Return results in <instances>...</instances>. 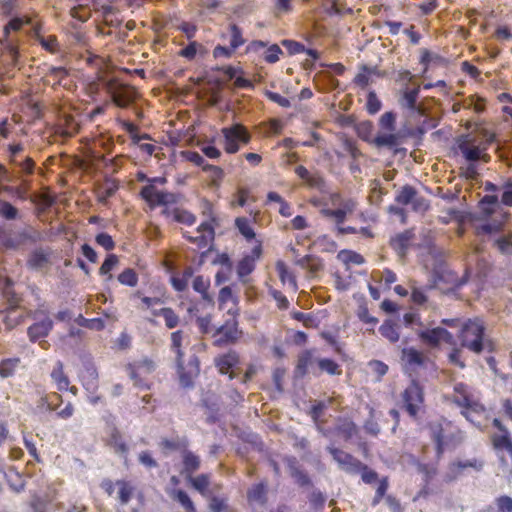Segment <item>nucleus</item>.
Segmentation results:
<instances>
[{
  "instance_id": "obj_1",
  "label": "nucleus",
  "mask_w": 512,
  "mask_h": 512,
  "mask_svg": "<svg viewBox=\"0 0 512 512\" xmlns=\"http://www.w3.org/2000/svg\"><path fill=\"white\" fill-rule=\"evenodd\" d=\"M17 163H11L19 170L14 174L10 175L7 169L0 165V172L3 173L5 179L8 182H12L14 179H19L21 181L22 187H13V186H2L0 191L15 195L18 199L25 200L26 199V190L30 188V182L23 178L25 175H32L35 170V162L31 157H25L24 159H16Z\"/></svg>"
},
{
  "instance_id": "obj_2",
  "label": "nucleus",
  "mask_w": 512,
  "mask_h": 512,
  "mask_svg": "<svg viewBox=\"0 0 512 512\" xmlns=\"http://www.w3.org/2000/svg\"><path fill=\"white\" fill-rule=\"evenodd\" d=\"M485 327L475 319L467 320L460 330L461 345L474 353H481L484 349Z\"/></svg>"
},
{
  "instance_id": "obj_3",
  "label": "nucleus",
  "mask_w": 512,
  "mask_h": 512,
  "mask_svg": "<svg viewBox=\"0 0 512 512\" xmlns=\"http://www.w3.org/2000/svg\"><path fill=\"white\" fill-rule=\"evenodd\" d=\"M225 140V151L234 154L239 151V142L249 143L251 135L247 128L240 123H234L231 126L224 127L221 130Z\"/></svg>"
},
{
  "instance_id": "obj_4",
  "label": "nucleus",
  "mask_w": 512,
  "mask_h": 512,
  "mask_svg": "<svg viewBox=\"0 0 512 512\" xmlns=\"http://www.w3.org/2000/svg\"><path fill=\"white\" fill-rule=\"evenodd\" d=\"M52 255L51 247H36L28 254L26 267L31 271L46 274L52 265Z\"/></svg>"
},
{
  "instance_id": "obj_5",
  "label": "nucleus",
  "mask_w": 512,
  "mask_h": 512,
  "mask_svg": "<svg viewBox=\"0 0 512 512\" xmlns=\"http://www.w3.org/2000/svg\"><path fill=\"white\" fill-rule=\"evenodd\" d=\"M242 335V331L238 329V321L235 318L227 320L223 325L217 327L213 333L214 345L222 347L234 344Z\"/></svg>"
},
{
  "instance_id": "obj_6",
  "label": "nucleus",
  "mask_w": 512,
  "mask_h": 512,
  "mask_svg": "<svg viewBox=\"0 0 512 512\" xmlns=\"http://www.w3.org/2000/svg\"><path fill=\"white\" fill-rule=\"evenodd\" d=\"M108 92L111 95L113 103L121 108H126L132 105L137 98V92L135 89L121 82L110 83L108 86Z\"/></svg>"
},
{
  "instance_id": "obj_7",
  "label": "nucleus",
  "mask_w": 512,
  "mask_h": 512,
  "mask_svg": "<svg viewBox=\"0 0 512 512\" xmlns=\"http://www.w3.org/2000/svg\"><path fill=\"white\" fill-rule=\"evenodd\" d=\"M326 450L331 454L334 461L337 462L339 468L347 474L356 475L363 468V463L350 453L333 445L327 446Z\"/></svg>"
},
{
  "instance_id": "obj_8",
  "label": "nucleus",
  "mask_w": 512,
  "mask_h": 512,
  "mask_svg": "<svg viewBox=\"0 0 512 512\" xmlns=\"http://www.w3.org/2000/svg\"><path fill=\"white\" fill-rule=\"evenodd\" d=\"M40 233L32 226L11 232L5 239V246L9 249H18L26 243L35 244L40 241Z\"/></svg>"
},
{
  "instance_id": "obj_9",
  "label": "nucleus",
  "mask_w": 512,
  "mask_h": 512,
  "mask_svg": "<svg viewBox=\"0 0 512 512\" xmlns=\"http://www.w3.org/2000/svg\"><path fill=\"white\" fill-rule=\"evenodd\" d=\"M403 402L408 414L415 417L418 414L419 406L424 401L423 389L418 382L412 380L410 385L403 392Z\"/></svg>"
},
{
  "instance_id": "obj_10",
  "label": "nucleus",
  "mask_w": 512,
  "mask_h": 512,
  "mask_svg": "<svg viewBox=\"0 0 512 512\" xmlns=\"http://www.w3.org/2000/svg\"><path fill=\"white\" fill-rule=\"evenodd\" d=\"M418 337L429 346L436 347L441 341L451 344L453 335L445 328L436 327L432 329L420 330Z\"/></svg>"
},
{
  "instance_id": "obj_11",
  "label": "nucleus",
  "mask_w": 512,
  "mask_h": 512,
  "mask_svg": "<svg viewBox=\"0 0 512 512\" xmlns=\"http://www.w3.org/2000/svg\"><path fill=\"white\" fill-rule=\"evenodd\" d=\"M420 93V87L406 88L399 99V103L403 108H407L413 113L420 116L427 114L426 108L422 104H418L417 100Z\"/></svg>"
},
{
  "instance_id": "obj_12",
  "label": "nucleus",
  "mask_w": 512,
  "mask_h": 512,
  "mask_svg": "<svg viewBox=\"0 0 512 512\" xmlns=\"http://www.w3.org/2000/svg\"><path fill=\"white\" fill-rule=\"evenodd\" d=\"M458 149L463 157L469 162L468 170L475 172V163L481 158V149L470 143L467 136H461L457 141Z\"/></svg>"
},
{
  "instance_id": "obj_13",
  "label": "nucleus",
  "mask_w": 512,
  "mask_h": 512,
  "mask_svg": "<svg viewBox=\"0 0 512 512\" xmlns=\"http://www.w3.org/2000/svg\"><path fill=\"white\" fill-rule=\"evenodd\" d=\"M54 327L53 320L45 315V317L39 321L31 324L27 329V335L29 340L33 343L39 341L42 338L47 337Z\"/></svg>"
},
{
  "instance_id": "obj_14",
  "label": "nucleus",
  "mask_w": 512,
  "mask_h": 512,
  "mask_svg": "<svg viewBox=\"0 0 512 512\" xmlns=\"http://www.w3.org/2000/svg\"><path fill=\"white\" fill-rule=\"evenodd\" d=\"M413 237L414 234L411 230H405L391 237L390 246L401 260L406 258Z\"/></svg>"
},
{
  "instance_id": "obj_15",
  "label": "nucleus",
  "mask_w": 512,
  "mask_h": 512,
  "mask_svg": "<svg viewBox=\"0 0 512 512\" xmlns=\"http://www.w3.org/2000/svg\"><path fill=\"white\" fill-rule=\"evenodd\" d=\"M182 458V469L180 470V474L185 478H191V475H194L200 467H201V459L195 454L193 451L184 449L181 452Z\"/></svg>"
},
{
  "instance_id": "obj_16",
  "label": "nucleus",
  "mask_w": 512,
  "mask_h": 512,
  "mask_svg": "<svg viewBox=\"0 0 512 512\" xmlns=\"http://www.w3.org/2000/svg\"><path fill=\"white\" fill-rule=\"evenodd\" d=\"M140 196L151 207L164 206V191L157 190L154 185H145L140 190Z\"/></svg>"
},
{
  "instance_id": "obj_17",
  "label": "nucleus",
  "mask_w": 512,
  "mask_h": 512,
  "mask_svg": "<svg viewBox=\"0 0 512 512\" xmlns=\"http://www.w3.org/2000/svg\"><path fill=\"white\" fill-rule=\"evenodd\" d=\"M402 138L403 136L400 132L378 133L372 142L377 148L387 147L393 150L396 146L402 143Z\"/></svg>"
},
{
  "instance_id": "obj_18",
  "label": "nucleus",
  "mask_w": 512,
  "mask_h": 512,
  "mask_svg": "<svg viewBox=\"0 0 512 512\" xmlns=\"http://www.w3.org/2000/svg\"><path fill=\"white\" fill-rule=\"evenodd\" d=\"M22 217L21 211L11 202L0 197V218L11 222L20 220Z\"/></svg>"
},
{
  "instance_id": "obj_19",
  "label": "nucleus",
  "mask_w": 512,
  "mask_h": 512,
  "mask_svg": "<svg viewBox=\"0 0 512 512\" xmlns=\"http://www.w3.org/2000/svg\"><path fill=\"white\" fill-rule=\"evenodd\" d=\"M493 445L498 452H506L512 464V437L509 431L493 436Z\"/></svg>"
},
{
  "instance_id": "obj_20",
  "label": "nucleus",
  "mask_w": 512,
  "mask_h": 512,
  "mask_svg": "<svg viewBox=\"0 0 512 512\" xmlns=\"http://www.w3.org/2000/svg\"><path fill=\"white\" fill-rule=\"evenodd\" d=\"M117 189V183L114 180L107 178L104 183L99 184L96 187L98 201L102 204H106L108 199L115 194Z\"/></svg>"
},
{
  "instance_id": "obj_21",
  "label": "nucleus",
  "mask_w": 512,
  "mask_h": 512,
  "mask_svg": "<svg viewBox=\"0 0 512 512\" xmlns=\"http://www.w3.org/2000/svg\"><path fill=\"white\" fill-rule=\"evenodd\" d=\"M484 467V461L477 458L467 459V460H457L450 465V470L455 472L457 475L460 474L461 471L472 468L473 470L479 472Z\"/></svg>"
},
{
  "instance_id": "obj_22",
  "label": "nucleus",
  "mask_w": 512,
  "mask_h": 512,
  "mask_svg": "<svg viewBox=\"0 0 512 512\" xmlns=\"http://www.w3.org/2000/svg\"><path fill=\"white\" fill-rule=\"evenodd\" d=\"M54 399L62 401L61 396L57 393L40 397L37 401L35 412L37 414H44L46 412L55 411L57 406L53 403Z\"/></svg>"
},
{
  "instance_id": "obj_23",
  "label": "nucleus",
  "mask_w": 512,
  "mask_h": 512,
  "mask_svg": "<svg viewBox=\"0 0 512 512\" xmlns=\"http://www.w3.org/2000/svg\"><path fill=\"white\" fill-rule=\"evenodd\" d=\"M313 362L312 350H305L298 356L297 365L295 368V377L302 378L308 373V368Z\"/></svg>"
},
{
  "instance_id": "obj_24",
  "label": "nucleus",
  "mask_w": 512,
  "mask_h": 512,
  "mask_svg": "<svg viewBox=\"0 0 512 512\" xmlns=\"http://www.w3.org/2000/svg\"><path fill=\"white\" fill-rule=\"evenodd\" d=\"M431 431V438L433 442L435 443V450H436V458L437 460L441 459L442 455L445 451L446 443L444 441V434H443V428L440 424L433 425L430 428Z\"/></svg>"
},
{
  "instance_id": "obj_25",
  "label": "nucleus",
  "mask_w": 512,
  "mask_h": 512,
  "mask_svg": "<svg viewBox=\"0 0 512 512\" xmlns=\"http://www.w3.org/2000/svg\"><path fill=\"white\" fill-rule=\"evenodd\" d=\"M402 359L408 366H422L426 360L423 353L413 347H407L402 350Z\"/></svg>"
},
{
  "instance_id": "obj_26",
  "label": "nucleus",
  "mask_w": 512,
  "mask_h": 512,
  "mask_svg": "<svg viewBox=\"0 0 512 512\" xmlns=\"http://www.w3.org/2000/svg\"><path fill=\"white\" fill-rule=\"evenodd\" d=\"M173 500L177 501L186 512H196V507L188 493L183 489H176L170 493Z\"/></svg>"
},
{
  "instance_id": "obj_27",
  "label": "nucleus",
  "mask_w": 512,
  "mask_h": 512,
  "mask_svg": "<svg viewBox=\"0 0 512 512\" xmlns=\"http://www.w3.org/2000/svg\"><path fill=\"white\" fill-rule=\"evenodd\" d=\"M418 191L415 187L406 184L402 186L395 196V201L400 205H409L415 199Z\"/></svg>"
},
{
  "instance_id": "obj_28",
  "label": "nucleus",
  "mask_w": 512,
  "mask_h": 512,
  "mask_svg": "<svg viewBox=\"0 0 512 512\" xmlns=\"http://www.w3.org/2000/svg\"><path fill=\"white\" fill-rule=\"evenodd\" d=\"M255 269V257L253 255H245L237 266V275L240 280L250 275Z\"/></svg>"
},
{
  "instance_id": "obj_29",
  "label": "nucleus",
  "mask_w": 512,
  "mask_h": 512,
  "mask_svg": "<svg viewBox=\"0 0 512 512\" xmlns=\"http://www.w3.org/2000/svg\"><path fill=\"white\" fill-rule=\"evenodd\" d=\"M412 464L416 467L417 471L423 475L426 484L429 483L437 473V468L434 464L423 463L416 458L412 459Z\"/></svg>"
},
{
  "instance_id": "obj_30",
  "label": "nucleus",
  "mask_w": 512,
  "mask_h": 512,
  "mask_svg": "<svg viewBox=\"0 0 512 512\" xmlns=\"http://www.w3.org/2000/svg\"><path fill=\"white\" fill-rule=\"evenodd\" d=\"M187 482L191 484V486L198 491L201 495L205 496L210 484V478L208 474H199L194 477L191 475V478H185Z\"/></svg>"
},
{
  "instance_id": "obj_31",
  "label": "nucleus",
  "mask_w": 512,
  "mask_h": 512,
  "mask_svg": "<svg viewBox=\"0 0 512 512\" xmlns=\"http://www.w3.org/2000/svg\"><path fill=\"white\" fill-rule=\"evenodd\" d=\"M289 470L291 477L295 480V482L301 486L306 487L310 486L312 484L310 477L306 472L299 469V467L296 465V462L293 461L289 464Z\"/></svg>"
},
{
  "instance_id": "obj_32",
  "label": "nucleus",
  "mask_w": 512,
  "mask_h": 512,
  "mask_svg": "<svg viewBox=\"0 0 512 512\" xmlns=\"http://www.w3.org/2000/svg\"><path fill=\"white\" fill-rule=\"evenodd\" d=\"M52 379L57 383L59 390H68L70 381L63 372V364L58 361L51 372Z\"/></svg>"
},
{
  "instance_id": "obj_33",
  "label": "nucleus",
  "mask_w": 512,
  "mask_h": 512,
  "mask_svg": "<svg viewBox=\"0 0 512 512\" xmlns=\"http://www.w3.org/2000/svg\"><path fill=\"white\" fill-rule=\"evenodd\" d=\"M238 363V356L236 353H227L215 360L216 366L219 368L221 373H227V371Z\"/></svg>"
},
{
  "instance_id": "obj_34",
  "label": "nucleus",
  "mask_w": 512,
  "mask_h": 512,
  "mask_svg": "<svg viewBox=\"0 0 512 512\" xmlns=\"http://www.w3.org/2000/svg\"><path fill=\"white\" fill-rule=\"evenodd\" d=\"M206 52V48L201 44L196 41H190L187 46L181 49L179 55L188 60H192L198 53L204 55Z\"/></svg>"
},
{
  "instance_id": "obj_35",
  "label": "nucleus",
  "mask_w": 512,
  "mask_h": 512,
  "mask_svg": "<svg viewBox=\"0 0 512 512\" xmlns=\"http://www.w3.org/2000/svg\"><path fill=\"white\" fill-rule=\"evenodd\" d=\"M75 322L81 327L95 331H101L105 327V323L102 318L88 319L81 314L75 319Z\"/></svg>"
},
{
  "instance_id": "obj_36",
  "label": "nucleus",
  "mask_w": 512,
  "mask_h": 512,
  "mask_svg": "<svg viewBox=\"0 0 512 512\" xmlns=\"http://www.w3.org/2000/svg\"><path fill=\"white\" fill-rule=\"evenodd\" d=\"M235 226L237 227L239 233L248 241H251L255 238V231L251 227L249 220L245 217H238L235 220Z\"/></svg>"
},
{
  "instance_id": "obj_37",
  "label": "nucleus",
  "mask_w": 512,
  "mask_h": 512,
  "mask_svg": "<svg viewBox=\"0 0 512 512\" xmlns=\"http://www.w3.org/2000/svg\"><path fill=\"white\" fill-rule=\"evenodd\" d=\"M183 340V332L177 330L171 334V349L176 354V364H181L183 361L184 353L181 350V344Z\"/></svg>"
},
{
  "instance_id": "obj_38",
  "label": "nucleus",
  "mask_w": 512,
  "mask_h": 512,
  "mask_svg": "<svg viewBox=\"0 0 512 512\" xmlns=\"http://www.w3.org/2000/svg\"><path fill=\"white\" fill-rule=\"evenodd\" d=\"M379 332L384 338L388 339L392 343L397 342L400 338L397 327L390 321H385L379 327Z\"/></svg>"
},
{
  "instance_id": "obj_39",
  "label": "nucleus",
  "mask_w": 512,
  "mask_h": 512,
  "mask_svg": "<svg viewBox=\"0 0 512 512\" xmlns=\"http://www.w3.org/2000/svg\"><path fill=\"white\" fill-rule=\"evenodd\" d=\"M337 258L346 264L352 263L356 265H362L365 263V259L361 254L351 250L340 251L337 255Z\"/></svg>"
},
{
  "instance_id": "obj_40",
  "label": "nucleus",
  "mask_w": 512,
  "mask_h": 512,
  "mask_svg": "<svg viewBox=\"0 0 512 512\" xmlns=\"http://www.w3.org/2000/svg\"><path fill=\"white\" fill-rule=\"evenodd\" d=\"M229 32H230L229 46L232 49L236 50L241 45H243L245 42L244 38L242 36V30L238 25L232 23L229 25Z\"/></svg>"
},
{
  "instance_id": "obj_41",
  "label": "nucleus",
  "mask_w": 512,
  "mask_h": 512,
  "mask_svg": "<svg viewBox=\"0 0 512 512\" xmlns=\"http://www.w3.org/2000/svg\"><path fill=\"white\" fill-rule=\"evenodd\" d=\"M172 219L176 222L183 223L189 226L193 225L196 221V217L194 214L187 210L179 208L173 209Z\"/></svg>"
},
{
  "instance_id": "obj_42",
  "label": "nucleus",
  "mask_w": 512,
  "mask_h": 512,
  "mask_svg": "<svg viewBox=\"0 0 512 512\" xmlns=\"http://www.w3.org/2000/svg\"><path fill=\"white\" fill-rule=\"evenodd\" d=\"M499 204V198L496 194H487L480 200V205L482 210L487 215H492L495 211V208Z\"/></svg>"
},
{
  "instance_id": "obj_43",
  "label": "nucleus",
  "mask_w": 512,
  "mask_h": 512,
  "mask_svg": "<svg viewBox=\"0 0 512 512\" xmlns=\"http://www.w3.org/2000/svg\"><path fill=\"white\" fill-rule=\"evenodd\" d=\"M110 445L115 449L117 453L127 454L128 446L122 439L120 432L114 428L110 436Z\"/></svg>"
},
{
  "instance_id": "obj_44",
  "label": "nucleus",
  "mask_w": 512,
  "mask_h": 512,
  "mask_svg": "<svg viewBox=\"0 0 512 512\" xmlns=\"http://www.w3.org/2000/svg\"><path fill=\"white\" fill-rule=\"evenodd\" d=\"M176 368H177V373L179 375V380H180L181 386L184 388L193 387L192 377H193V375H196L195 372H193L192 370L186 371V369L184 367V361H181L180 366H179V364H176Z\"/></svg>"
},
{
  "instance_id": "obj_45",
  "label": "nucleus",
  "mask_w": 512,
  "mask_h": 512,
  "mask_svg": "<svg viewBox=\"0 0 512 512\" xmlns=\"http://www.w3.org/2000/svg\"><path fill=\"white\" fill-rule=\"evenodd\" d=\"M20 363L19 358H8L0 362V375L4 378L10 377L18 364Z\"/></svg>"
},
{
  "instance_id": "obj_46",
  "label": "nucleus",
  "mask_w": 512,
  "mask_h": 512,
  "mask_svg": "<svg viewBox=\"0 0 512 512\" xmlns=\"http://www.w3.org/2000/svg\"><path fill=\"white\" fill-rule=\"evenodd\" d=\"M159 315H161L165 320V325L169 329L175 328L179 323V317L174 312L172 308L164 307L159 310Z\"/></svg>"
},
{
  "instance_id": "obj_47",
  "label": "nucleus",
  "mask_w": 512,
  "mask_h": 512,
  "mask_svg": "<svg viewBox=\"0 0 512 512\" xmlns=\"http://www.w3.org/2000/svg\"><path fill=\"white\" fill-rule=\"evenodd\" d=\"M218 225V219L215 216H210V219L207 221L202 222L198 228L197 232L203 233L206 232L208 235L207 237L210 239V241L214 240L215 237V226Z\"/></svg>"
},
{
  "instance_id": "obj_48",
  "label": "nucleus",
  "mask_w": 512,
  "mask_h": 512,
  "mask_svg": "<svg viewBox=\"0 0 512 512\" xmlns=\"http://www.w3.org/2000/svg\"><path fill=\"white\" fill-rule=\"evenodd\" d=\"M248 498L250 500L264 503L266 500V486L264 483H258L254 485L249 491H248Z\"/></svg>"
},
{
  "instance_id": "obj_49",
  "label": "nucleus",
  "mask_w": 512,
  "mask_h": 512,
  "mask_svg": "<svg viewBox=\"0 0 512 512\" xmlns=\"http://www.w3.org/2000/svg\"><path fill=\"white\" fill-rule=\"evenodd\" d=\"M326 499L325 494L319 489H314L308 496L309 503L315 510H322Z\"/></svg>"
},
{
  "instance_id": "obj_50",
  "label": "nucleus",
  "mask_w": 512,
  "mask_h": 512,
  "mask_svg": "<svg viewBox=\"0 0 512 512\" xmlns=\"http://www.w3.org/2000/svg\"><path fill=\"white\" fill-rule=\"evenodd\" d=\"M118 281L123 285L134 287L138 283V276L133 269L127 268L118 275Z\"/></svg>"
},
{
  "instance_id": "obj_51",
  "label": "nucleus",
  "mask_w": 512,
  "mask_h": 512,
  "mask_svg": "<svg viewBox=\"0 0 512 512\" xmlns=\"http://www.w3.org/2000/svg\"><path fill=\"white\" fill-rule=\"evenodd\" d=\"M70 15L74 19L84 23V22H86V21H88L90 19L91 11L85 5H81L80 4V5H77V6H74V7L71 8Z\"/></svg>"
},
{
  "instance_id": "obj_52",
  "label": "nucleus",
  "mask_w": 512,
  "mask_h": 512,
  "mask_svg": "<svg viewBox=\"0 0 512 512\" xmlns=\"http://www.w3.org/2000/svg\"><path fill=\"white\" fill-rule=\"evenodd\" d=\"M318 366L321 371L327 372L329 375L340 374L339 365L330 358H321L318 360Z\"/></svg>"
},
{
  "instance_id": "obj_53",
  "label": "nucleus",
  "mask_w": 512,
  "mask_h": 512,
  "mask_svg": "<svg viewBox=\"0 0 512 512\" xmlns=\"http://www.w3.org/2000/svg\"><path fill=\"white\" fill-rule=\"evenodd\" d=\"M336 431L343 435L345 440H349L356 433V425L352 421H344L336 426Z\"/></svg>"
},
{
  "instance_id": "obj_54",
  "label": "nucleus",
  "mask_w": 512,
  "mask_h": 512,
  "mask_svg": "<svg viewBox=\"0 0 512 512\" xmlns=\"http://www.w3.org/2000/svg\"><path fill=\"white\" fill-rule=\"evenodd\" d=\"M117 264H118V257L115 254H108L99 269V273L101 275L108 274V279H111L112 275L109 273Z\"/></svg>"
},
{
  "instance_id": "obj_55",
  "label": "nucleus",
  "mask_w": 512,
  "mask_h": 512,
  "mask_svg": "<svg viewBox=\"0 0 512 512\" xmlns=\"http://www.w3.org/2000/svg\"><path fill=\"white\" fill-rule=\"evenodd\" d=\"M388 486H389V483H388L387 477H384L379 481L378 487L375 492V496L371 502V505L373 507H376L381 502V500L383 499V497L385 496V494L388 490Z\"/></svg>"
},
{
  "instance_id": "obj_56",
  "label": "nucleus",
  "mask_w": 512,
  "mask_h": 512,
  "mask_svg": "<svg viewBox=\"0 0 512 512\" xmlns=\"http://www.w3.org/2000/svg\"><path fill=\"white\" fill-rule=\"evenodd\" d=\"M367 111L374 115L378 113L382 107L381 101L378 99L375 91H370L367 95V103H366Z\"/></svg>"
},
{
  "instance_id": "obj_57",
  "label": "nucleus",
  "mask_w": 512,
  "mask_h": 512,
  "mask_svg": "<svg viewBox=\"0 0 512 512\" xmlns=\"http://www.w3.org/2000/svg\"><path fill=\"white\" fill-rule=\"evenodd\" d=\"M411 205L412 210L416 213H424L430 207L429 201L425 197L419 195L418 192L416 193L415 199L411 202Z\"/></svg>"
},
{
  "instance_id": "obj_58",
  "label": "nucleus",
  "mask_w": 512,
  "mask_h": 512,
  "mask_svg": "<svg viewBox=\"0 0 512 512\" xmlns=\"http://www.w3.org/2000/svg\"><path fill=\"white\" fill-rule=\"evenodd\" d=\"M276 269L279 274V278L283 283L288 281L289 283L296 285L295 278L289 273V270L284 262L278 261L276 264Z\"/></svg>"
},
{
  "instance_id": "obj_59",
  "label": "nucleus",
  "mask_w": 512,
  "mask_h": 512,
  "mask_svg": "<svg viewBox=\"0 0 512 512\" xmlns=\"http://www.w3.org/2000/svg\"><path fill=\"white\" fill-rule=\"evenodd\" d=\"M95 241L98 245L102 246L107 251H110L115 247L114 240L106 232L98 233L95 237Z\"/></svg>"
},
{
  "instance_id": "obj_60",
  "label": "nucleus",
  "mask_w": 512,
  "mask_h": 512,
  "mask_svg": "<svg viewBox=\"0 0 512 512\" xmlns=\"http://www.w3.org/2000/svg\"><path fill=\"white\" fill-rule=\"evenodd\" d=\"M281 43L290 55H296L305 51V46L300 42L285 39Z\"/></svg>"
},
{
  "instance_id": "obj_61",
  "label": "nucleus",
  "mask_w": 512,
  "mask_h": 512,
  "mask_svg": "<svg viewBox=\"0 0 512 512\" xmlns=\"http://www.w3.org/2000/svg\"><path fill=\"white\" fill-rule=\"evenodd\" d=\"M118 485H120L118 492L119 499L122 504H127L132 497L133 488L127 482L124 481H119Z\"/></svg>"
},
{
  "instance_id": "obj_62",
  "label": "nucleus",
  "mask_w": 512,
  "mask_h": 512,
  "mask_svg": "<svg viewBox=\"0 0 512 512\" xmlns=\"http://www.w3.org/2000/svg\"><path fill=\"white\" fill-rule=\"evenodd\" d=\"M280 54H282L281 48L277 44H272L265 51L264 59L268 63H275L279 60Z\"/></svg>"
},
{
  "instance_id": "obj_63",
  "label": "nucleus",
  "mask_w": 512,
  "mask_h": 512,
  "mask_svg": "<svg viewBox=\"0 0 512 512\" xmlns=\"http://www.w3.org/2000/svg\"><path fill=\"white\" fill-rule=\"evenodd\" d=\"M495 245L499 249V251L503 254H511L512 253V241L507 236L498 237L495 240Z\"/></svg>"
},
{
  "instance_id": "obj_64",
  "label": "nucleus",
  "mask_w": 512,
  "mask_h": 512,
  "mask_svg": "<svg viewBox=\"0 0 512 512\" xmlns=\"http://www.w3.org/2000/svg\"><path fill=\"white\" fill-rule=\"evenodd\" d=\"M499 512H512V498L507 495L500 496L496 499Z\"/></svg>"
}]
</instances>
